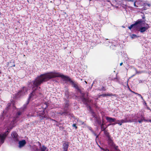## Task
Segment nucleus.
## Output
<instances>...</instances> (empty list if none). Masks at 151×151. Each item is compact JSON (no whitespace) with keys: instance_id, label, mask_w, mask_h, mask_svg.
<instances>
[{"instance_id":"obj_1","label":"nucleus","mask_w":151,"mask_h":151,"mask_svg":"<svg viewBox=\"0 0 151 151\" xmlns=\"http://www.w3.org/2000/svg\"><path fill=\"white\" fill-rule=\"evenodd\" d=\"M56 77H61L62 78L68 80L72 84L73 87L75 88L78 91L81 92V90L77 84L74 83V82L68 77L65 76L59 73L56 72L55 71L49 72V73L47 74L45 78L44 79L46 81Z\"/></svg>"},{"instance_id":"obj_2","label":"nucleus","mask_w":151,"mask_h":151,"mask_svg":"<svg viewBox=\"0 0 151 151\" xmlns=\"http://www.w3.org/2000/svg\"><path fill=\"white\" fill-rule=\"evenodd\" d=\"M49 73V72L47 73L37 76L36 79L32 81V89L33 90L32 92L29 95L28 99H31L36 94V91L38 89H41L40 87H38L39 86H40L43 82H46L49 81L47 80L45 81L46 80L44 79V78H45L47 74Z\"/></svg>"},{"instance_id":"obj_3","label":"nucleus","mask_w":151,"mask_h":151,"mask_svg":"<svg viewBox=\"0 0 151 151\" xmlns=\"http://www.w3.org/2000/svg\"><path fill=\"white\" fill-rule=\"evenodd\" d=\"M145 15H143L142 17V19H138L136 22H135V23L134 24H131L130 26H129L128 28L131 30L132 28H134L136 30H138V28L137 25L140 24L142 23H145Z\"/></svg>"},{"instance_id":"obj_4","label":"nucleus","mask_w":151,"mask_h":151,"mask_svg":"<svg viewBox=\"0 0 151 151\" xmlns=\"http://www.w3.org/2000/svg\"><path fill=\"white\" fill-rule=\"evenodd\" d=\"M27 91V88L26 87L23 86L15 94V97L16 98H19L22 96L25 95Z\"/></svg>"},{"instance_id":"obj_5","label":"nucleus","mask_w":151,"mask_h":151,"mask_svg":"<svg viewBox=\"0 0 151 151\" xmlns=\"http://www.w3.org/2000/svg\"><path fill=\"white\" fill-rule=\"evenodd\" d=\"M138 29V30H136L134 28H132L134 29V30H138L141 33H143L145 32L146 30H147L150 27L147 24H146V25L145 27H138V25H137Z\"/></svg>"},{"instance_id":"obj_6","label":"nucleus","mask_w":151,"mask_h":151,"mask_svg":"<svg viewBox=\"0 0 151 151\" xmlns=\"http://www.w3.org/2000/svg\"><path fill=\"white\" fill-rule=\"evenodd\" d=\"M8 131H7L5 132H4L3 134L2 135L0 134V139L1 140V142L2 143H3L4 141V140L8 135Z\"/></svg>"},{"instance_id":"obj_7","label":"nucleus","mask_w":151,"mask_h":151,"mask_svg":"<svg viewBox=\"0 0 151 151\" xmlns=\"http://www.w3.org/2000/svg\"><path fill=\"white\" fill-rule=\"evenodd\" d=\"M127 122H128L126 119H122L120 120H117L116 122L115 123H114L113 124H118L120 126L122 125V124L124 123H127Z\"/></svg>"},{"instance_id":"obj_8","label":"nucleus","mask_w":151,"mask_h":151,"mask_svg":"<svg viewBox=\"0 0 151 151\" xmlns=\"http://www.w3.org/2000/svg\"><path fill=\"white\" fill-rule=\"evenodd\" d=\"M64 142L63 145V151H68L69 147V142L66 141H64Z\"/></svg>"},{"instance_id":"obj_9","label":"nucleus","mask_w":151,"mask_h":151,"mask_svg":"<svg viewBox=\"0 0 151 151\" xmlns=\"http://www.w3.org/2000/svg\"><path fill=\"white\" fill-rule=\"evenodd\" d=\"M91 100L89 98H83L82 99V101L83 103L85 105H87L88 103H89L91 102Z\"/></svg>"},{"instance_id":"obj_10","label":"nucleus","mask_w":151,"mask_h":151,"mask_svg":"<svg viewBox=\"0 0 151 151\" xmlns=\"http://www.w3.org/2000/svg\"><path fill=\"white\" fill-rule=\"evenodd\" d=\"M124 119H126L127 121H128L127 123H132L134 122H136V119H133L131 117H129L128 115Z\"/></svg>"},{"instance_id":"obj_11","label":"nucleus","mask_w":151,"mask_h":151,"mask_svg":"<svg viewBox=\"0 0 151 151\" xmlns=\"http://www.w3.org/2000/svg\"><path fill=\"white\" fill-rule=\"evenodd\" d=\"M26 142L25 140H23L22 141H20L19 142V148L23 147L26 144Z\"/></svg>"},{"instance_id":"obj_12","label":"nucleus","mask_w":151,"mask_h":151,"mask_svg":"<svg viewBox=\"0 0 151 151\" xmlns=\"http://www.w3.org/2000/svg\"><path fill=\"white\" fill-rule=\"evenodd\" d=\"M14 60H11V61L8 63L7 65L9 67L11 68L15 66Z\"/></svg>"},{"instance_id":"obj_13","label":"nucleus","mask_w":151,"mask_h":151,"mask_svg":"<svg viewBox=\"0 0 151 151\" xmlns=\"http://www.w3.org/2000/svg\"><path fill=\"white\" fill-rule=\"evenodd\" d=\"M106 119L107 120L109 121L110 122H114L116 120V119L115 118H112L108 116L106 117Z\"/></svg>"},{"instance_id":"obj_14","label":"nucleus","mask_w":151,"mask_h":151,"mask_svg":"<svg viewBox=\"0 0 151 151\" xmlns=\"http://www.w3.org/2000/svg\"><path fill=\"white\" fill-rule=\"evenodd\" d=\"M95 120V122L99 124H101V117L100 116H98L97 118H96V119H94Z\"/></svg>"},{"instance_id":"obj_15","label":"nucleus","mask_w":151,"mask_h":151,"mask_svg":"<svg viewBox=\"0 0 151 151\" xmlns=\"http://www.w3.org/2000/svg\"><path fill=\"white\" fill-rule=\"evenodd\" d=\"M108 144L110 146L113 147L114 145L115 144L113 142V141L111 139V138L108 139Z\"/></svg>"},{"instance_id":"obj_16","label":"nucleus","mask_w":151,"mask_h":151,"mask_svg":"<svg viewBox=\"0 0 151 151\" xmlns=\"http://www.w3.org/2000/svg\"><path fill=\"white\" fill-rule=\"evenodd\" d=\"M24 109L23 108L21 109L20 111H18L16 114L17 117L18 118V116L22 114V112H23Z\"/></svg>"},{"instance_id":"obj_17","label":"nucleus","mask_w":151,"mask_h":151,"mask_svg":"<svg viewBox=\"0 0 151 151\" xmlns=\"http://www.w3.org/2000/svg\"><path fill=\"white\" fill-rule=\"evenodd\" d=\"M12 135L13 137L14 138L15 140H17L18 136L17 133L16 132H14L12 133Z\"/></svg>"},{"instance_id":"obj_18","label":"nucleus","mask_w":151,"mask_h":151,"mask_svg":"<svg viewBox=\"0 0 151 151\" xmlns=\"http://www.w3.org/2000/svg\"><path fill=\"white\" fill-rule=\"evenodd\" d=\"M104 132V134L108 137V139L110 138V136L109 133L108 132V130H106Z\"/></svg>"},{"instance_id":"obj_19","label":"nucleus","mask_w":151,"mask_h":151,"mask_svg":"<svg viewBox=\"0 0 151 151\" xmlns=\"http://www.w3.org/2000/svg\"><path fill=\"white\" fill-rule=\"evenodd\" d=\"M30 100V99H28L27 100V101L26 102V104H24L23 106V108L24 109H25L26 108L27 106L29 103Z\"/></svg>"},{"instance_id":"obj_20","label":"nucleus","mask_w":151,"mask_h":151,"mask_svg":"<svg viewBox=\"0 0 151 151\" xmlns=\"http://www.w3.org/2000/svg\"><path fill=\"white\" fill-rule=\"evenodd\" d=\"M47 149V147L44 145H43L40 148V151H45Z\"/></svg>"},{"instance_id":"obj_21","label":"nucleus","mask_w":151,"mask_h":151,"mask_svg":"<svg viewBox=\"0 0 151 151\" xmlns=\"http://www.w3.org/2000/svg\"><path fill=\"white\" fill-rule=\"evenodd\" d=\"M64 116H68V114L70 112L69 111L67 110L66 109L64 110Z\"/></svg>"},{"instance_id":"obj_22","label":"nucleus","mask_w":151,"mask_h":151,"mask_svg":"<svg viewBox=\"0 0 151 151\" xmlns=\"http://www.w3.org/2000/svg\"><path fill=\"white\" fill-rule=\"evenodd\" d=\"M112 147H113L115 150H116L117 151H120L119 149L118 148V146H116L115 144Z\"/></svg>"},{"instance_id":"obj_23","label":"nucleus","mask_w":151,"mask_h":151,"mask_svg":"<svg viewBox=\"0 0 151 151\" xmlns=\"http://www.w3.org/2000/svg\"><path fill=\"white\" fill-rule=\"evenodd\" d=\"M68 116H69L70 118H74V116L73 114L71 113L70 111L68 115Z\"/></svg>"},{"instance_id":"obj_24","label":"nucleus","mask_w":151,"mask_h":151,"mask_svg":"<svg viewBox=\"0 0 151 151\" xmlns=\"http://www.w3.org/2000/svg\"><path fill=\"white\" fill-rule=\"evenodd\" d=\"M68 116H69L70 118H74V116L73 114L71 113L70 111L68 115Z\"/></svg>"},{"instance_id":"obj_25","label":"nucleus","mask_w":151,"mask_h":151,"mask_svg":"<svg viewBox=\"0 0 151 151\" xmlns=\"http://www.w3.org/2000/svg\"><path fill=\"white\" fill-rule=\"evenodd\" d=\"M69 106V103H68V102H66V103L65 105L64 109V110H65V108H68V107Z\"/></svg>"},{"instance_id":"obj_26","label":"nucleus","mask_w":151,"mask_h":151,"mask_svg":"<svg viewBox=\"0 0 151 151\" xmlns=\"http://www.w3.org/2000/svg\"><path fill=\"white\" fill-rule=\"evenodd\" d=\"M92 116H93V117L95 119H96V118H97L98 117L97 115L94 112H92Z\"/></svg>"},{"instance_id":"obj_27","label":"nucleus","mask_w":151,"mask_h":151,"mask_svg":"<svg viewBox=\"0 0 151 151\" xmlns=\"http://www.w3.org/2000/svg\"><path fill=\"white\" fill-rule=\"evenodd\" d=\"M106 96H115L116 95V94H113L112 93H111L110 94L107 93V94H106Z\"/></svg>"},{"instance_id":"obj_28","label":"nucleus","mask_w":151,"mask_h":151,"mask_svg":"<svg viewBox=\"0 0 151 151\" xmlns=\"http://www.w3.org/2000/svg\"><path fill=\"white\" fill-rule=\"evenodd\" d=\"M101 130L102 131H104L106 130V128L104 126H101Z\"/></svg>"},{"instance_id":"obj_29","label":"nucleus","mask_w":151,"mask_h":151,"mask_svg":"<svg viewBox=\"0 0 151 151\" xmlns=\"http://www.w3.org/2000/svg\"><path fill=\"white\" fill-rule=\"evenodd\" d=\"M57 114L61 116H64V111L63 112H57Z\"/></svg>"},{"instance_id":"obj_30","label":"nucleus","mask_w":151,"mask_h":151,"mask_svg":"<svg viewBox=\"0 0 151 151\" xmlns=\"http://www.w3.org/2000/svg\"><path fill=\"white\" fill-rule=\"evenodd\" d=\"M106 90V88L102 86L101 89L99 90L100 91H105Z\"/></svg>"},{"instance_id":"obj_31","label":"nucleus","mask_w":151,"mask_h":151,"mask_svg":"<svg viewBox=\"0 0 151 151\" xmlns=\"http://www.w3.org/2000/svg\"><path fill=\"white\" fill-rule=\"evenodd\" d=\"M44 118H46V119H49L48 115L47 114H45L43 116Z\"/></svg>"},{"instance_id":"obj_32","label":"nucleus","mask_w":151,"mask_h":151,"mask_svg":"<svg viewBox=\"0 0 151 151\" xmlns=\"http://www.w3.org/2000/svg\"><path fill=\"white\" fill-rule=\"evenodd\" d=\"M91 132L95 136H96V138L98 137V136L93 130H91Z\"/></svg>"},{"instance_id":"obj_33","label":"nucleus","mask_w":151,"mask_h":151,"mask_svg":"<svg viewBox=\"0 0 151 151\" xmlns=\"http://www.w3.org/2000/svg\"><path fill=\"white\" fill-rule=\"evenodd\" d=\"M39 118L40 119V121H42V120L43 119V118H44L43 116H42L40 115H39Z\"/></svg>"},{"instance_id":"obj_34","label":"nucleus","mask_w":151,"mask_h":151,"mask_svg":"<svg viewBox=\"0 0 151 151\" xmlns=\"http://www.w3.org/2000/svg\"><path fill=\"white\" fill-rule=\"evenodd\" d=\"M72 126L75 128V129H77L78 128V127L76 126V124H73L72 125Z\"/></svg>"},{"instance_id":"obj_35","label":"nucleus","mask_w":151,"mask_h":151,"mask_svg":"<svg viewBox=\"0 0 151 151\" xmlns=\"http://www.w3.org/2000/svg\"><path fill=\"white\" fill-rule=\"evenodd\" d=\"M137 37V36L136 35H135V34H132L131 35V38H134Z\"/></svg>"},{"instance_id":"obj_36","label":"nucleus","mask_w":151,"mask_h":151,"mask_svg":"<svg viewBox=\"0 0 151 151\" xmlns=\"http://www.w3.org/2000/svg\"><path fill=\"white\" fill-rule=\"evenodd\" d=\"M129 1H132V2H134V6H136V1H134V0H130Z\"/></svg>"},{"instance_id":"obj_37","label":"nucleus","mask_w":151,"mask_h":151,"mask_svg":"<svg viewBox=\"0 0 151 151\" xmlns=\"http://www.w3.org/2000/svg\"><path fill=\"white\" fill-rule=\"evenodd\" d=\"M134 93L135 94H137L139 96H140L142 98H143V97L142 96H141V95L140 94H139V93H137L135 92Z\"/></svg>"},{"instance_id":"obj_38","label":"nucleus","mask_w":151,"mask_h":151,"mask_svg":"<svg viewBox=\"0 0 151 151\" xmlns=\"http://www.w3.org/2000/svg\"><path fill=\"white\" fill-rule=\"evenodd\" d=\"M142 121H143V120L142 119V118H141V119L138 120V122L139 123H142Z\"/></svg>"},{"instance_id":"obj_39","label":"nucleus","mask_w":151,"mask_h":151,"mask_svg":"<svg viewBox=\"0 0 151 151\" xmlns=\"http://www.w3.org/2000/svg\"><path fill=\"white\" fill-rule=\"evenodd\" d=\"M102 96L103 97H105V96H106V94H101V95H100L99 96V97L100 96Z\"/></svg>"},{"instance_id":"obj_40","label":"nucleus","mask_w":151,"mask_h":151,"mask_svg":"<svg viewBox=\"0 0 151 151\" xmlns=\"http://www.w3.org/2000/svg\"><path fill=\"white\" fill-rule=\"evenodd\" d=\"M145 4V6H146L147 5L149 7H150V5H151L150 4L147 3V4Z\"/></svg>"},{"instance_id":"obj_41","label":"nucleus","mask_w":151,"mask_h":151,"mask_svg":"<svg viewBox=\"0 0 151 151\" xmlns=\"http://www.w3.org/2000/svg\"><path fill=\"white\" fill-rule=\"evenodd\" d=\"M44 105H45L46 106L45 107V109H46L47 107V104L46 103H44Z\"/></svg>"},{"instance_id":"obj_42","label":"nucleus","mask_w":151,"mask_h":151,"mask_svg":"<svg viewBox=\"0 0 151 151\" xmlns=\"http://www.w3.org/2000/svg\"><path fill=\"white\" fill-rule=\"evenodd\" d=\"M102 150H103L104 151H109V150L108 149H102Z\"/></svg>"},{"instance_id":"obj_43","label":"nucleus","mask_w":151,"mask_h":151,"mask_svg":"<svg viewBox=\"0 0 151 151\" xmlns=\"http://www.w3.org/2000/svg\"><path fill=\"white\" fill-rule=\"evenodd\" d=\"M127 86H128V88L129 89V91H130V92H132V91L130 88L129 86L127 84Z\"/></svg>"},{"instance_id":"obj_44","label":"nucleus","mask_w":151,"mask_h":151,"mask_svg":"<svg viewBox=\"0 0 151 151\" xmlns=\"http://www.w3.org/2000/svg\"><path fill=\"white\" fill-rule=\"evenodd\" d=\"M49 119H50L52 121H55V122H57V121H56V120H54V119H51V118H49Z\"/></svg>"},{"instance_id":"obj_45","label":"nucleus","mask_w":151,"mask_h":151,"mask_svg":"<svg viewBox=\"0 0 151 151\" xmlns=\"http://www.w3.org/2000/svg\"><path fill=\"white\" fill-rule=\"evenodd\" d=\"M11 105V103H8L7 104V107H9Z\"/></svg>"},{"instance_id":"obj_46","label":"nucleus","mask_w":151,"mask_h":151,"mask_svg":"<svg viewBox=\"0 0 151 151\" xmlns=\"http://www.w3.org/2000/svg\"><path fill=\"white\" fill-rule=\"evenodd\" d=\"M104 123H102V124L101 123V124H99V125H101V126H104Z\"/></svg>"},{"instance_id":"obj_47","label":"nucleus","mask_w":151,"mask_h":151,"mask_svg":"<svg viewBox=\"0 0 151 151\" xmlns=\"http://www.w3.org/2000/svg\"><path fill=\"white\" fill-rule=\"evenodd\" d=\"M38 142L40 146H41V143L39 142Z\"/></svg>"},{"instance_id":"obj_48","label":"nucleus","mask_w":151,"mask_h":151,"mask_svg":"<svg viewBox=\"0 0 151 151\" xmlns=\"http://www.w3.org/2000/svg\"><path fill=\"white\" fill-rule=\"evenodd\" d=\"M122 64H123V63H122V62L121 63H120V66H121V65H122Z\"/></svg>"},{"instance_id":"obj_49","label":"nucleus","mask_w":151,"mask_h":151,"mask_svg":"<svg viewBox=\"0 0 151 151\" xmlns=\"http://www.w3.org/2000/svg\"><path fill=\"white\" fill-rule=\"evenodd\" d=\"M89 129L91 131V130H92V128L90 127V128Z\"/></svg>"},{"instance_id":"obj_50","label":"nucleus","mask_w":151,"mask_h":151,"mask_svg":"<svg viewBox=\"0 0 151 151\" xmlns=\"http://www.w3.org/2000/svg\"><path fill=\"white\" fill-rule=\"evenodd\" d=\"M108 124V126H109V125H111V124H113V125H114V124Z\"/></svg>"},{"instance_id":"obj_51","label":"nucleus","mask_w":151,"mask_h":151,"mask_svg":"<svg viewBox=\"0 0 151 151\" xmlns=\"http://www.w3.org/2000/svg\"><path fill=\"white\" fill-rule=\"evenodd\" d=\"M148 121L149 122H151V120L150 119L149 120H148Z\"/></svg>"},{"instance_id":"obj_52","label":"nucleus","mask_w":151,"mask_h":151,"mask_svg":"<svg viewBox=\"0 0 151 151\" xmlns=\"http://www.w3.org/2000/svg\"><path fill=\"white\" fill-rule=\"evenodd\" d=\"M39 93V94H42V93H41V92H39V93Z\"/></svg>"},{"instance_id":"obj_53","label":"nucleus","mask_w":151,"mask_h":151,"mask_svg":"<svg viewBox=\"0 0 151 151\" xmlns=\"http://www.w3.org/2000/svg\"><path fill=\"white\" fill-rule=\"evenodd\" d=\"M85 82L86 83H87V82L86 81H85Z\"/></svg>"},{"instance_id":"obj_54","label":"nucleus","mask_w":151,"mask_h":151,"mask_svg":"<svg viewBox=\"0 0 151 151\" xmlns=\"http://www.w3.org/2000/svg\"><path fill=\"white\" fill-rule=\"evenodd\" d=\"M132 93H134L135 92L133 91H132Z\"/></svg>"},{"instance_id":"obj_55","label":"nucleus","mask_w":151,"mask_h":151,"mask_svg":"<svg viewBox=\"0 0 151 151\" xmlns=\"http://www.w3.org/2000/svg\"><path fill=\"white\" fill-rule=\"evenodd\" d=\"M102 122H103L102 123H104V121H103V120H102Z\"/></svg>"},{"instance_id":"obj_56","label":"nucleus","mask_w":151,"mask_h":151,"mask_svg":"<svg viewBox=\"0 0 151 151\" xmlns=\"http://www.w3.org/2000/svg\"><path fill=\"white\" fill-rule=\"evenodd\" d=\"M136 73H139V72H138L137 71V72H136Z\"/></svg>"},{"instance_id":"obj_57","label":"nucleus","mask_w":151,"mask_h":151,"mask_svg":"<svg viewBox=\"0 0 151 151\" xmlns=\"http://www.w3.org/2000/svg\"><path fill=\"white\" fill-rule=\"evenodd\" d=\"M108 126H106V127L105 128H106Z\"/></svg>"}]
</instances>
